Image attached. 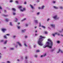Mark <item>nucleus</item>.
I'll list each match as a JSON object with an SVG mask.
<instances>
[{"label": "nucleus", "mask_w": 63, "mask_h": 63, "mask_svg": "<svg viewBox=\"0 0 63 63\" xmlns=\"http://www.w3.org/2000/svg\"><path fill=\"white\" fill-rule=\"evenodd\" d=\"M47 41L48 42H47L46 45L44 46L43 47L46 48L47 47H48L50 48H52V47L53 46V42L50 39H48Z\"/></svg>", "instance_id": "obj_1"}, {"label": "nucleus", "mask_w": 63, "mask_h": 63, "mask_svg": "<svg viewBox=\"0 0 63 63\" xmlns=\"http://www.w3.org/2000/svg\"><path fill=\"white\" fill-rule=\"evenodd\" d=\"M40 38L38 41V43L39 45L42 46H43V44L42 43V42L43 40V39L46 38V37H44L42 36H40Z\"/></svg>", "instance_id": "obj_2"}, {"label": "nucleus", "mask_w": 63, "mask_h": 63, "mask_svg": "<svg viewBox=\"0 0 63 63\" xmlns=\"http://www.w3.org/2000/svg\"><path fill=\"white\" fill-rule=\"evenodd\" d=\"M53 18L55 20H57V19H59V17H58L57 15H56L53 17Z\"/></svg>", "instance_id": "obj_3"}, {"label": "nucleus", "mask_w": 63, "mask_h": 63, "mask_svg": "<svg viewBox=\"0 0 63 63\" xmlns=\"http://www.w3.org/2000/svg\"><path fill=\"white\" fill-rule=\"evenodd\" d=\"M36 17H35L33 21L35 23V24H38V23H39V22H38V20L37 19H36Z\"/></svg>", "instance_id": "obj_4"}, {"label": "nucleus", "mask_w": 63, "mask_h": 63, "mask_svg": "<svg viewBox=\"0 0 63 63\" xmlns=\"http://www.w3.org/2000/svg\"><path fill=\"white\" fill-rule=\"evenodd\" d=\"M55 35H58V36H59V35H60V34L58 32H55L54 34H53L52 36H53L54 37H55Z\"/></svg>", "instance_id": "obj_5"}, {"label": "nucleus", "mask_w": 63, "mask_h": 63, "mask_svg": "<svg viewBox=\"0 0 63 63\" xmlns=\"http://www.w3.org/2000/svg\"><path fill=\"white\" fill-rule=\"evenodd\" d=\"M1 30L3 33H5V31H7V29H6L3 28L1 29Z\"/></svg>", "instance_id": "obj_6"}, {"label": "nucleus", "mask_w": 63, "mask_h": 63, "mask_svg": "<svg viewBox=\"0 0 63 63\" xmlns=\"http://www.w3.org/2000/svg\"><path fill=\"white\" fill-rule=\"evenodd\" d=\"M16 44H18V45L19 47H21L22 46V44L21 43H19V42H16Z\"/></svg>", "instance_id": "obj_7"}, {"label": "nucleus", "mask_w": 63, "mask_h": 63, "mask_svg": "<svg viewBox=\"0 0 63 63\" xmlns=\"http://www.w3.org/2000/svg\"><path fill=\"white\" fill-rule=\"evenodd\" d=\"M50 26L53 28H55V24H51L50 25Z\"/></svg>", "instance_id": "obj_8"}, {"label": "nucleus", "mask_w": 63, "mask_h": 63, "mask_svg": "<svg viewBox=\"0 0 63 63\" xmlns=\"http://www.w3.org/2000/svg\"><path fill=\"white\" fill-rule=\"evenodd\" d=\"M61 52V53H63V51H62V50H61V49H59L58 50V51L57 52L58 53H59V52Z\"/></svg>", "instance_id": "obj_9"}, {"label": "nucleus", "mask_w": 63, "mask_h": 63, "mask_svg": "<svg viewBox=\"0 0 63 63\" xmlns=\"http://www.w3.org/2000/svg\"><path fill=\"white\" fill-rule=\"evenodd\" d=\"M23 10L22 9H20V11L21 12H24V11H26V8H23Z\"/></svg>", "instance_id": "obj_10"}, {"label": "nucleus", "mask_w": 63, "mask_h": 63, "mask_svg": "<svg viewBox=\"0 0 63 63\" xmlns=\"http://www.w3.org/2000/svg\"><path fill=\"white\" fill-rule=\"evenodd\" d=\"M26 30V29L22 30L21 31V32H22V33H25V32Z\"/></svg>", "instance_id": "obj_11"}, {"label": "nucleus", "mask_w": 63, "mask_h": 63, "mask_svg": "<svg viewBox=\"0 0 63 63\" xmlns=\"http://www.w3.org/2000/svg\"><path fill=\"white\" fill-rule=\"evenodd\" d=\"M7 42H8V40H5L4 41L3 44H4V45H6V44H7Z\"/></svg>", "instance_id": "obj_12"}, {"label": "nucleus", "mask_w": 63, "mask_h": 63, "mask_svg": "<svg viewBox=\"0 0 63 63\" xmlns=\"http://www.w3.org/2000/svg\"><path fill=\"white\" fill-rule=\"evenodd\" d=\"M53 8L54 9H56V10H57V9H58V7H57V6H53Z\"/></svg>", "instance_id": "obj_13"}, {"label": "nucleus", "mask_w": 63, "mask_h": 63, "mask_svg": "<svg viewBox=\"0 0 63 63\" xmlns=\"http://www.w3.org/2000/svg\"><path fill=\"white\" fill-rule=\"evenodd\" d=\"M3 38H4L5 39H8V37L6 35H4L3 36Z\"/></svg>", "instance_id": "obj_14"}, {"label": "nucleus", "mask_w": 63, "mask_h": 63, "mask_svg": "<svg viewBox=\"0 0 63 63\" xmlns=\"http://www.w3.org/2000/svg\"><path fill=\"white\" fill-rule=\"evenodd\" d=\"M55 49H52L51 50H50V52H51V53H52V52H53L55 50Z\"/></svg>", "instance_id": "obj_15"}, {"label": "nucleus", "mask_w": 63, "mask_h": 63, "mask_svg": "<svg viewBox=\"0 0 63 63\" xmlns=\"http://www.w3.org/2000/svg\"><path fill=\"white\" fill-rule=\"evenodd\" d=\"M1 15H2V16H4V17L8 16L7 15H5L4 14H2Z\"/></svg>", "instance_id": "obj_16"}, {"label": "nucleus", "mask_w": 63, "mask_h": 63, "mask_svg": "<svg viewBox=\"0 0 63 63\" xmlns=\"http://www.w3.org/2000/svg\"><path fill=\"white\" fill-rule=\"evenodd\" d=\"M45 6L44 5H43L41 6V9L42 10H43V9H44V8H45Z\"/></svg>", "instance_id": "obj_17"}, {"label": "nucleus", "mask_w": 63, "mask_h": 63, "mask_svg": "<svg viewBox=\"0 0 63 63\" xmlns=\"http://www.w3.org/2000/svg\"><path fill=\"white\" fill-rule=\"evenodd\" d=\"M16 36L15 35H13L12 36V38L13 39H16Z\"/></svg>", "instance_id": "obj_18"}, {"label": "nucleus", "mask_w": 63, "mask_h": 63, "mask_svg": "<svg viewBox=\"0 0 63 63\" xmlns=\"http://www.w3.org/2000/svg\"><path fill=\"white\" fill-rule=\"evenodd\" d=\"M17 7L19 9H22V6H18Z\"/></svg>", "instance_id": "obj_19"}, {"label": "nucleus", "mask_w": 63, "mask_h": 63, "mask_svg": "<svg viewBox=\"0 0 63 63\" xmlns=\"http://www.w3.org/2000/svg\"><path fill=\"white\" fill-rule=\"evenodd\" d=\"M30 6L32 9H34V7H33V5H32L31 4H30Z\"/></svg>", "instance_id": "obj_20"}, {"label": "nucleus", "mask_w": 63, "mask_h": 63, "mask_svg": "<svg viewBox=\"0 0 63 63\" xmlns=\"http://www.w3.org/2000/svg\"><path fill=\"white\" fill-rule=\"evenodd\" d=\"M25 43H26V42H25V41L24 42V45L25 47H27V45H26V44Z\"/></svg>", "instance_id": "obj_21"}, {"label": "nucleus", "mask_w": 63, "mask_h": 63, "mask_svg": "<svg viewBox=\"0 0 63 63\" xmlns=\"http://www.w3.org/2000/svg\"><path fill=\"white\" fill-rule=\"evenodd\" d=\"M5 21L6 22H8V21H9V19L8 18H5Z\"/></svg>", "instance_id": "obj_22"}, {"label": "nucleus", "mask_w": 63, "mask_h": 63, "mask_svg": "<svg viewBox=\"0 0 63 63\" xmlns=\"http://www.w3.org/2000/svg\"><path fill=\"white\" fill-rule=\"evenodd\" d=\"M9 25L10 26H13V25L12 24V22H10Z\"/></svg>", "instance_id": "obj_23"}, {"label": "nucleus", "mask_w": 63, "mask_h": 63, "mask_svg": "<svg viewBox=\"0 0 63 63\" xmlns=\"http://www.w3.org/2000/svg\"><path fill=\"white\" fill-rule=\"evenodd\" d=\"M12 10H13V11H16V9L15 8H13L12 9Z\"/></svg>", "instance_id": "obj_24"}, {"label": "nucleus", "mask_w": 63, "mask_h": 63, "mask_svg": "<svg viewBox=\"0 0 63 63\" xmlns=\"http://www.w3.org/2000/svg\"><path fill=\"white\" fill-rule=\"evenodd\" d=\"M17 28L18 29H20V26H17Z\"/></svg>", "instance_id": "obj_25"}, {"label": "nucleus", "mask_w": 63, "mask_h": 63, "mask_svg": "<svg viewBox=\"0 0 63 63\" xmlns=\"http://www.w3.org/2000/svg\"><path fill=\"white\" fill-rule=\"evenodd\" d=\"M40 12H37L36 14V15H37V16H39V15H40Z\"/></svg>", "instance_id": "obj_26"}, {"label": "nucleus", "mask_w": 63, "mask_h": 63, "mask_svg": "<svg viewBox=\"0 0 63 63\" xmlns=\"http://www.w3.org/2000/svg\"><path fill=\"white\" fill-rule=\"evenodd\" d=\"M14 49V48H10V50H13Z\"/></svg>", "instance_id": "obj_27"}, {"label": "nucleus", "mask_w": 63, "mask_h": 63, "mask_svg": "<svg viewBox=\"0 0 63 63\" xmlns=\"http://www.w3.org/2000/svg\"><path fill=\"white\" fill-rule=\"evenodd\" d=\"M26 20V18H25L23 20H22L21 21H25V20Z\"/></svg>", "instance_id": "obj_28"}, {"label": "nucleus", "mask_w": 63, "mask_h": 63, "mask_svg": "<svg viewBox=\"0 0 63 63\" xmlns=\"http://www.w3.org/2000/svg\"><path fill=\"white\" fill-rule=\"evenodd\" d=\"M41 27L43 28H44V29H45V28H46V27H45V26H41Z\"/></svg>", "instance_id": "obj_29"}, {"label": "nucleus", "mask_w": 63, "mask_h": 63, "mask_svg": "<svg viewBox=\"0 0 63 63\" xmlns=\"http://www.w3.org/2000/svg\"><path fill=\"white\" fill-rule=\"evenodd\" d=\"M57 43L58 44H60V41H57Z\"/></svg>", "instance_id": "obj_30"}, {"label": "nucleus", "mask_w": 63, "mask_h": 63, "mask_svg": "<svg viewBox=\"0 0 63 63\" xmlns=\"http://www.w3.org/2000/svg\"><path fill=\"white\" fill-rule=\"evenodd\" d=\"M24 37L25 39H27V38H28V36L27 35H25L24 36Z\"/></svg>", "instance_id": "obj_31"}, {"label": "nucleus", "mask_w": 63, "mask_h": 63, "mask_svg": "<svg viewBox=\"0 0 63 63\" xmlns=\"http://www.w3.org/2000/svg\"><path fill=\"white\" fill-rule=\"evenodd\" d=\"M43 55V56L44 57H45V56H47V54L45 53Z\"/></svg>", "instance_id": "obj_32"}, {"label": "nucleus", "mask_w": 63, "mask_h": 63, "mask_svg": "<svg viewBox=\"0 0 63 63\" xmlns=\"http://www.w3.org/2000/svg\"><path fill=\"white\" fill-rule=\"evenodd\" d=\"M59 8L60 9H63V7L62 6H60L59 7Z\"/></svg>", "instance_id": "obj_33"}, {"label": "nucleus", "mask_w": 63, "mask_h": 63, "mask_svg": "<svg viewBox=\"0 0 63 63\" xmlns=\"http://www.w3.org/2000/svg\"><path fill=\"white\" fill-rule=\"evenodd\" d=\"M4 41V40H1L0 41V43H2Z\"/></svg>", "instance_id": "obj_34"}, {"label": "nucleus", "mask_w": 63, "mask_h": 63, "mask_svg": "<svg viewBox=\"0 0 63 63\" xmlns=\"http://www.w3.org/2000/svg\"><path fill=\"white\" fill-rule=\"evenodd\" d=\"M44 33L45 34H47V32L45 31Z\"/></svg>", "instance_id": "obj_35"}, {"label": "nucleus", "mask_w": 63, "mask_h": 63, "mask_svg": "<svg viewBox=\"0 0 63 63\" xmlns=\"http://www.w3.org/2000/svg\"><path fill=\"white\" fill-rule=\"evenodd\" d=\"M34 57L35 58H37V57H38V56H37L36 55H35L34 56Z\"/></svg>", "instance_id": "obj_36"}, {"label": "nucleus", "mask_w": 63, "mask_h": 63, "mask_svg": "<svg viewBox=\"0 0 63 63\" xmlns=\"http://www.w3.org/2000/svg\"><path fill=\"white\" fill-rule=\"evenodd\" d=\"M14 1L13 0H11L9 1L10 2V3H12V2H13Z\"/></svg>", "instance_id": "obj_37"}, {"label": "nucleus", "mask_w": 63, "mask_h": 63, "mask_svg": "<svg viewBox=\"0 0 63 63\" xmlns=\"http://www.w3.org/2000/svg\"><path fill=\"white\" fill-rule=\"evenodd\" d=\"M15 22H17V21L18 20V19L16 18L15 19Z\"/></svg>", "instance_id": "obj_38"}, {"label": "nucleus", "mask_w": 63, "mask_h": 63, "mask_svg": "<svg viewBox=\"0 0 63 63\" xmlns=\"http://www.w3.org/2000/svg\"><path fill=\"white\" fill-rule=\"evenodd\" d=\"M43 57H44L43 55H41L40 56V58H43Z\"/></svg>", "instance_id": "obj_39"}, {"label": "nucleus", "mask_w": 63, "mask_h": 63, "mask_svg": "<svg viewBox=\"0 0 63 63\" xmlns=\"http://www.w3.org/2000/svg\"><path fill=\"white\" fill-rule=\"evenodd\" d=\"M29 25L28 24H26V27H28V26Z\"/></svg>", "instance_id": "obj_40"}, {"label": "nucleus", "mask_w": 63, "mask_h": 63, "mask_svg": "<svg viewBox=\"0 0 63 63\" xmlns=\"http://www.w3.org/2000/svg\"><path fill=\"white\" fill-rule=\"evenodd\" d=\"M36 51L37 52H40V50H37Z\"/></svg>", "instance_id": "obj_41"}, {"label": "nucleus", "mask_w": 63, "mask_h": 63, "mask_svg": "<svg viewBox=\"0 0 63 63\" xmlns=\"http://www.w3.org/2000/svg\"><path fill=\"white\" fill-rule=\"evenodd\" d=\"M2 7L1 6H0V10H2Z\"/></svg>", "instance_id": "obj_42"}, {"label": "nucleus", "mask_w": 63, "mask_h": 63, "mask_svg": "<svg viewBox=\"0 0 63 63\" xmlns=\"http://www.w3.org/2000/svg\"><path fill=\"white\" fill-rule=\"evenodd\" d=\"M36 2H37V3H38L39 2H40V0H37L36 1Z\"/></svg>", "instance_id": "obj_43"}, {"label": "nucleus", "mask_w": 63, "mask_h": 63, "mask_svg": "<svg viewBox=\"0 0 63 63\" xmlns=\"http://www.w3.org/2000/svg\"><path fill=\"white\" fill-rule=\"evenodd\" d=\"M16 3H17V4H18V1H15Z\"/></svg>", "instance_id": "obj_44"}, {"label": "nucleus", "mask_w": 63, "mask_h": 63, "mask_svg": "<svg viewBox=\"0 0 63 63\" xmlns=\"http://www.w3.org/2000/svg\"><path fill=\"white\" fill-rule=\"evenodd\" d=\"M13 15H16V13H13Z\"/></svg>", "instance_id": "obj_45"}, {"label": "nucleus", "mask_w": 63, "mask_h": 63, "mask_svg": "<svg viewBox=\"0 0 63 63\" xmlns=\"http://www.w3.org/2000/svg\"><path fill=\"white\" fill-rule=\"evenodd\" d=\"M38 9L42 10V8H41V7H38Z\"/></svg>", "instance_id": "obj_46"}, {"label": "nucleus", "mask_w": 63, "mask_h": 63, "mask_svg": "<svg viewBox=\"0 0 63 63\" xmlns=\"http://www.w3.org/2000/svg\"><path fill=\"white\" fill-rule=\"evenodd\" d=\"M16 46H15V47H16V48H17V46H18V45H16Z\"/></svg>", "instance_id": "obj_47"}, {"label": "nucleus", "mask_w": 63, "mask_h": 63, "mask_svg": "<svg viewBox=\"0 0 63 63\" xmlns=\"http://www.w3.org/2000/svg\"><path fill=\"white\" fill-rule=\"evenodd\" d=\"M7 63H11V62L8 61L7 62Z\"/></svg>", "instance_id": "obj_48"}, {"label": "nucleus", "mask_w": 63, "mask_h": 63, "mask_svg": "<svg viewBox=\"0 0 63 63\" xmlns=\"http://www.w3.org/2000/svg\"><path fill=\"white\" fill-rule=\"evenodd\" d=\"M53 3H54V4H55V3H56V1H53Z\"/></svg>", "instance_id": "obj_49"}, {"label": "nucleus", "mask_w": 63, "mask_h": 63, "mask_svg": "<svg viewBox=\"0 0 63 63\" xmlns=\"http://www.w3.org/2000/svg\"><path fill=\"white\" fill-rule=\"evenodd\" d=\"M27 4V2H26L25 1L24 3V4Z\"/></svg>", "instance_id": "obj_50"}, {"label": "nucleus", "mask_w": 63, "mask_h": 63, "mask_svg": "<svg viewBox=\"0 0 63 63\" xmlns=\"http://www.w3.org/2000/svg\"><path fill=\"white\" fill-rule=\"evenodd\" d=\"M49 20H50V18L48 19L47 20V21H49Z\"/></svg>", "instance_id": "obj_51"}, {"label": "nucleus", "mask_w": 63, "mask_h": 63, "mask_svg": "<svg viewBox=\"0 0 63 63\" xmlns=\"http://www.w3.org/2000/svg\"><path fill=\"white\" fill-rule=\"evenodd\" d=\"M6 35L7 36H10V34H7Z\"/></svg>", "instance_id": "obj_52"}, {"label": "nucleus", "mask_w": 63, "mask_h": 63, "mask_svg": "<svg viewBox=\"0 0 63 63\" xmlns=\"http://www.w3.org/2000/svg\"><path fill=\"white\" fill-rule=\"evenodd\" d=\"M59 32L60 33H62L63 31H60Z\"/></svg>", "instance_id": "obj_53"}, {"label": "nucleus", "mask_w": 63, "mask_h": 63, "mask_svg": "<svg viewBox=\"0 0 63 63\" xmlns=\"http://www.w3.org/2000/svg\"><path fill=\"white\" fill-rule=\"evenodd\" d=\"M39 26L40 27V26H41V23H40L39 24Z\"/></svg>", "instance_id": "obj_54"}, {"label": "nucleus", "mask_w": 63, "mask_h": 63, "mask_svg": "<svg viewBox=\"0 0 63 63\" xmlns=\"http://www.w3.org/2000/svg\"><path fill=\"white\" fill-rule=\"evenodd\" d=\"M27 59V57L26 56V57H25V59Z\"/></svg>", "instance_id": "obj_55"}, {"label": "nucleus", "mask_w": 63, "mask_h": 63, "mask_svg": "<svg viewBox=\"0 0 63 63\" xmlns=\"http://www.w3.org/2000/svg\"><path fill=\"white\" fill-rule=\"evenodd\" d=\"M37 26L35 27L34 28H35V29H36V28H37Z\"/></svg>", "instance_id": "obj_56"}, {"label": "nucleus", "mask_w": 63, "mask_h": 63, "mask_svg": "<svg viewBox=\"0 0 63 63\" xmlns=\"http://www.w3.org/2000/svg\"><path fill=\"white\" fill-rule=\"evenodd\" d=\"M24 16V14H22V15H21V16Z\"/></svg>", "instance_id": "obj_57"}, {"label": "nucleus", "mask_w": 63, "mask_h": 63, "mask_svg": "<svg viewBox=\"0 0 63 63\" xmlns=\"http://www.w3.org/2000/svg\"><path fill=\"white\" fill-rule=\"evenodd\" d=\"M36 47V45H34V47Z\"/></svg>", "instance_id": "obj_58"}, {"label": "nucleus", "mask_w": 63, "mask_h": 63, "mask_svg": "<svg viewBox=\"0 0 63 63\" xmlns=\"http://www.w3.org/2000/svg\"><path fill=\"white\" fill-rule=\"evenodd\" d=\"M1 57H2V56L1 55H0V59L1 58Z\"/></svg>", "instance_id": "obj_59"}, {"label": "nucleus", "mask_w": 63, "mask_h": 63, "mask_svg": "<svg viewBox=\"0 0 63 63\" xmlns=\"http://www.w3.org/2000/svg\"><path fill=\"white\" fill-rule=\"evenodd\" d=\"M4 12H5V13H6V12H7L6 11V10H4Z\"/></svg>", "instance_id": "obj_60"}, {"label": "nucleus", "mask_w": 63, "mask_h": 63, "mask_svg": "<svg viewBox=\"0 0 63 63\" xmlns=\"http://www.w3.org/2000/svg\"><path fill=\"white\" fill-rule=\"evenodd\" d=\"M4 49H6V47H4Z\"/></svg>", "instance_id": "obj_61"}, {"label": "nucleus", "mask_w": 63, "mask_h": 63, "mask_svg": "<svg viewBox=\"0 0 63 63\" xmlns=\"http://www.w3.org/2000/svg\"><path fill=\"white\" fill-rule=\"evenodd\" d=\"M20 24V23H18V25H19V24Z\"/></svg>", "instance_id": "obj_62"}, {"label": "nucleus", "mask_w": 63, "mask_h": 63, "mask_svg": "<svg viewBox=\"0 0 63 63\" xmlns=\"http://www.w3.org/2000/svg\"><path fill=\"white\" fill-rule=\"evenodd\" d=\"M48 28L49 29H51L49 27H48Z\"/></svg>", "instance_id": "obj_63"}, {"label": "nucleus", "mask_w": 63, "mask_h": 63, "mask_svg": "<svg viewBox=\"0 0 63 63\" xmlns=\"http://www.w3.org/2000/svg\"><path fill=\"white\" fill-rule=\"evenodd\" d=\"M26 61V63H27V62H28L27 61Z\"/></svg>", "instance_id": "obj_64"}]
</instances>
